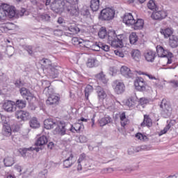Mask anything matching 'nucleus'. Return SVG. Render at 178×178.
<instances>
[{"mask_svg": "<svg viewBox=\"0 0 178 178\" xmlns=\"http://www.w3.org/2000/svg\"><path fill=\"white\" fill-rule=\"evenodd\" d=\"M98 35L99 38L104 40L108 35V42L113 48H123L124 42V38L126 36L124 34L117 35L116 31H106V27L102 26L98 32Z\"/></svg>", "mask_w": 178, "mask_h": 178, "instance_id": "obj_1", "label": "nucleus"}, {"mask_svg": "<svg viewBox=\"0 0 178 178\" xmlns=\"http://www.w3.org/2000/svg\"><path fill=\"white\" fill-rule=\"evenodd\" d=\"M44 126L47 130H51V129L56 127L54 130V134H59L60 136L66 134V123L63 121L58 122L53 118H49L44 121Z\"/></svg>", "mask_w": 178, "mask_h": 178, "instance_id": "obj_2", "label": "nucleus"}, {"mask_svg": "<svg viewBox=\"0 0 178 178\" xmlns=\"http://www.w3.org/2000/svg\"><path fill=\"white\" fill-rule=\"evenodd\" d=\"M16 15V10L14 6L8 4H3V7L0 8V20H5L6 17L13 19Z\"/></svg>", "mask_w": 178, "mask_h": 178, "instance_id": "obj_3", "label": "nucleus"}, {"mask_svg": "<svg viewBox=\"0 0 178 178\" xmlns=\"http://www.w3.org/2000/svg\"><path fill=\"white\" fill-rule=\"evenodd\" d=\"M115 10L111 8H106L100 11L98 19L102 22H110V20H113L115 18Z\"/></svg>", "mask_w": 178, "mask_h": 178, "instance_id": "obj_4", "label": "nucleus"}, {"mask_svg": "<svg viewBox=\"0 0 178 178\" xmlns=\"http://www.w3.org/2000/svg\"><path fill=\"white\" fill-rule=\"evenodd\" d=\"M160 108L161 109V115L162 118H164L165 119L170 118V115H172V106H170V104L166 99H163L160 104Z\"/></svg>", "mask_w": 178, "mask_h": 178, "instance_id": "obj_5", "label": "nucleus"}, {"mask_svg": "<svg viewBox=\"0 0 178 178\" xmlns=\"http://www.w3.org/2000/svg\"><path fill=\"white\" fill-rule=\"evenodd\" d=\"M65 0H54L51 4V9L56 13H62L66 10Z\"/></svg>", "mask_w": 178, "mask_h": 178, "instance_id": "obj_6", "label": "nucleus"}, {"mask_svg": "<svg viewBox=\"0 0 178 178\" xmlns=\"http://www.w3.org/2000/svg\"><path fill=\"white\" fill-rule=\"evenodd\" d=\"M16 119L19 122H29L31 119V114L29 111L24 110H17L15 113Z\"/></svg>", "mask_w": 178, "mask_h": 178, "instance_id": "obj_7", "label": "nucleus"}, {"mask_svg": "<svg viewBox=\"0 0 178 178\" xmlns=\"http://www.w3.org/2000/svg\"><path fill=\"white\" fill-rule=\"evenodd\" d=\"M134 86L138 91H147V90H149V86L141 76L136 77L134 81Z\"/></svg>", "mask_w": 178, "mask_h": 178, "instance_id": "obj_8", "label": "nucleus"}, {"mask_svg": "<svg viewBox=\"0 0 178 178\" xmlns=\"http://www.w3.org/2000/svg\"><path fill=\"white\" fill-rule=\"evenodd\" d=\"M152 19L153 20H163L168 17V12L163 10H159V8L157 10H154L151 15Z\"/></svg>", "mask_w": 178, "mask_h": 178, "instance_id": "obj_9", "label": "nucleus"}, {"mask_svg": "<svg viewBox=\"0 0 178 178\" xmlns=\"http://www.w3.org/2000/svg\"><path fill=\"white\" fill-rule=\"evenodd\" d=\"M19 92L22 97H23V98H25L26 101L31 102V101H33L34 98H35V97L34 96V94L31 92L30 90L24 87H22L19 89Z\"/></svg>", "mask_w": 178, "mask_h": 178, "instance_id": "obj_10", "label": "nucleus"}, {"mask_svg": "<svg viewBox=\"0 0 178 178\" xmlns=\"http://www.w3.org/2000/svg\"><path fill=\"white\" fill-rule=\"evenodd\" d=\"M114 90L117 94H123L126 90L124 83L119 80H115L113 81Z\"/></svg>", "mask_w": 178, "mask_h": 178, "instance_id": "obj_11", "label": "nucleus"}, {"mask_svg": "<svg viewBox=\"0 0 178 178\" xmlns=\"http://www.w3.org/2000/svg\"><path fill=\"white\" fill-rule=\"evenodd\" d=\"M65 12H67L70 16H72L74 17H77L79 15H80V12L79 10V7H76V5L74 6H65Z\"/></svg>", "mask_w": 178, "mask_h": 178, "instance_id": "obj_12", "label": "nucleus"}, {"mask_svg": "<svg viewBox=\"0 0 178 178\" xmlns=\"http://www.w3.org/2000/svg\"><path fill=\"white\" fill-rule=\"evenodd\" d=\"M15 106V102L12 100H6L3 104V109L6 112H15L16 111V107Z\"/></svg>", "mask_w": 178, "mask_h": 178, "instance_id": "obj_13", "label": "nucleus"}, {"mask_svg": "<svg viewBox=\"0 0 178 178\" xmlns=\"http://www.w3.org/2000/svg\"><path fill=\"white\" fill-rule=\"evenodd\" d=\"M60 101V97L55 95H51L48 97L46 101L47 105H49L52 106V108H55L57 105H59V102Z\"/></svg>", "mask_w": 178, "mask_h": 178, "instance_id": "obj_14", "label": "nucleus"}, {"mask_svg": "<svg viewBox=\"0 0 178 178\" xmlns=\"http://www.w3.org/2000/svg\"><path fill=\"white\" fill-rule=\"evenodd\" d=\"M120 73L122 76H124L126 79H133L134 77V74L131 72V70L127 66H122L121 67Z\"/></svg>", "mask_w": 178, "mask_h": 178, "instance_id": "obj_15", "label": "nucleus"}, {"mask_svg": "<svg viewBox=\"0 0 178 178\" xmlns=\"http://www.w3.org/2000/svg\"><path fill=\"white\" fill-rule=\"evenodd\" d=\"M134 17L131 13H125L123 17V23H124L127 26H133L134 24Z\"/></svg>", "mask_w": 178, "mask_h": 178, "instance_id": "obj_16", "label": "nucleus"}, {"mask_svg": "<svg viewBox=\"0 0 178 178\" xmlns=\"http://www.w3.org/2000/svg\"><path fill=\"white\" fill-rule=\"evenodd\" d=\"M42 147H30L28 148L24 147L19 149V152L21 154L22 156L24 158L26 156V154H27V151H36V152H40V150H42Z\"/></svg>", "mask_w": 178, "mask_h": 178, "instance_id": "obj_17", "label": "nucleus"}, {"mask_svg": "<svg viewBox=\"0 0 178 178\" xmlns=\"http://www.w3.org/2000/svg\"><path fill=\"white\" fill-rule=\"evenodd\" d=\"M96 92L97 94L98 99L100 101H104L107 97L106 92L104 90V88L99 86H96Z\"/></svg>", "mask_w": 178, "mask_h": 178, "instance_id": "obj_18", "label": "nucleus"}, {"mask_svg": "<svg viewBox=\"0 0 178 178\" xmlns=\"http://www.w3.org/2000/svg\"><path fill=\"white\" fill-rule=\"evenodd\" d=\"M95 78L97 81H99V83H102L103 84H106V83H108L106 75L104 74L103 71H101L99 73L95 74Z\"/></svg>", "mask_w": 178, "mask_h": 178, "instance_id": "obj_19", "label": "nucleus"}, {"mask_svg": "<svg viewBox=\"0 0 178 178\" xmlns=\"http://www.w3.org/2000/svg\"><path fill=\"white\" fill-rule=\"evenodd\" d=\"M73 158H74V156L71 153L70 156L63 161V168H72V165L74 164V162H73Z\"/></svg>", "mask_w": 178, "mask_h": 178, "instance_id": "obj_20", "label": "nucleus"}, {"mask_svg": "<svg viewBox=\"0 0 178 178\" xmlns=\"http://www.w3.org/2000/svg\"><path fill=\"white\" fill-rule=\"evenodd\" d=\"M160 33L164 35V38H170L173 34V29L172 28L161 29Z\"/></svg>", "mask_w": 178, "mask_h": 178, "instance_id": "obj_21", "label": "nucleus"}, {"mask_svg": "<svg viewBox=\"0 0 178 178\" xmlns=\"http://www.w3.org/2000/svg\"><path fill=\"white\" fill-rule=\"evenodd\" d=\"M38 22H51V16L46 13L39 14L35 17Z\"/></svg>", "mask_w": 178, "mask_h": 178, "instance_id": "obj_22", "label": "nucleus"}, {"mask_svg": "<svg viewBox=\"0 0 178 178\" xmlns=\"http://www.w3.org/2000/svg\"><path fill=\"white\" fill-rule=\"evenodd\" d=\"M169 45L171 48H177L178 47V36L172 35L169 38Z\"/></svg>", "mask_w": 178, "mask_h": 178, "instance_id": "obj_23", "label": "nucleus"}, {"mask_svg": "<svg viewBox=\"0 0 178 178\" xmlns=\"http://www.w3.org/2000/svg\"><path fill=\"white\" fill-rule=\"evenodd\" d=\"M86 66L89 68L96 67V66H98V60L96 58L90 57L87 60Z\"/></svg>", "mask_w": 178, "mask_h": 178, "instance_id": "obj_24", "label": "nucleus"}, {"mask_svg": "<svg viewBox=\"0 0 178 178\" xmlns=\"http://www.w3.org/2000/svg\"><path fill=\"white\" fill-rule=\"evenodd\" d=\"M144 56L147 62H154V60H155V52H154V51H147Z\"/></svg>", "mask_w": 178, "mask_h": 178, "instance_id": "obj_25", "label": "nucleus"}, {"mask_svg": "<svg viewBox=\"0 0 178 178\" xmlns=\"http://www.w3.org/2000/svg\"><path fill=\"white\" fill-rule=\"evenodd\" d=\"M132 26L134 30H142L144 27V20L143 19H138L136 21L135 20Z\"/></svg>", "mask_w": 178, "mask_h": 178, "instance_id": "obj_26", "label": "nucleus"}, {"mask_svg": "<svg viewBox=\"0 0 178 178\" xmlns=\"http://www.w3.org/2000/svg\"><path fill=\"white\" fill-rule=\"evenodd\" d=\"M26 105L27 102H26V100L17 99L15 102H14V106H15V108H18L19 110L24 109Z\"/></svg>", "mask_w": 178, "mask_h": 178, "instance_id": "obj_27", "label": "nucleus"}, {"mask_svg": "<svg viewBox=\"0 0 178 178\" xmlns=\"http://www.w3.org/2000/svg\"><path fill=\"white\" fill-rule=\"evenodd\" d=\"M99 0H90V9L92 12H98L99 10Z\"/></svg>", "mask_w": 178, "mask_h": 178, "instance_id": "obj_28", "label": "nucleus"}, {"mask_svg": "<svg viewBox=\"0 0 178 178\" xmlns=\"http://www.w3.org/2000/svg\"><path fill=\"white\" fill-rule=\"evenodd\" d=\"M48 143V138H47L45 136H42L39 137L35 143V145L36 147H42V145H45Z\"/></svg>", "mask_w": 178, "mask_h": 178, "instance_id": "obj_29", "label": "nucleus"}, {"mask_svg": "<svg viewBox=\"0 0 178 178\" xmlns=\"http://www.w3.org/2000/svg\"><path fill=\"white\" fill-rule=\"evenodd\" d=\"M176 124V120H171L169 123L164 127L163 130H161L160 131L159 136H162L163 134H166L168 133V131L170 129V127H172V126H175Z\"/></svg>", "mask_w": 178, "mask_h": 178, "instance_id": "obj_30", "label": "nucleus"}, {"mask_svg": "<svg viewBox=\"0 0 178 178\" xmlns=\"http://www.w3.org/2000/svg\"><path fill=\"white\" fill-rule=\"evenodd\" d=\"M142 127H151L152 126V120L149 118V115H145L143 122L140 124Z\"/></svg>", "mask_w": 178, "mask_h": 178, "instance_id": "obj_31", "label": "nucleus"}, {"mask_svg": "<svg viewBox=\"0 0 178 178\" xmlns=\"http://www.w3.org/2000/svg\"><path fill=\"white\" fill-rule=\"evenodd\" d=\"M29 126L31 129H38L40 127V122L35 117H33L29 120Z\"/></svg>", "mask_w": 178, "mask_h": 178, "instance_id": "obj_32", "label": "nucleus"}, {"mask_svg": "<svg viewBox=\"0 0 178 178\" xmlns=\"http://www.w3.org/2000/svg\"><path fill=\"white\" fill-rule=\"evenodd\" d=\"M137 99H138V98L137 97V96L134 95V96H131L127 101L126 104L127 105V106H129V108H131L133 106H134V105H136V102H137Z\"/></svg>", "mask_w": 178, "mask_h": 178, "instance_id": "obj_33", "label": "nucleus"}, {"mask_svg": "<svg viewBox=\"0 0 178 178\" xmlns=\"http://www.w3.org/2000/svg\"><path fill=\"white\" fill-rule=\"evenodd\" d=\"M94 91V88L91 85H87L84 90L85 99L88 101V97L91 95V92Z\"/></svg>", "mask_w": 178, "mask_h": 178, "instance_id": "obj_34", "label": "nucleus"}, {"mask_svg": "<svg viewBox=\"0 0 178 178\" xmlns=\"http://www.w3.org/2000/svg\"><path fill=\"white\" fill-rule=\"evenodd\" d=\"M3 162L6 167L13 166L15 165V159L12 156H8L3 159Z\"/></svg>", "mask_w": 178, "mask_h": 178, "instance_id": "obj_35", "label": "nucleus"}, {"mask_svg": "<svg viewBox=\"0 0 178 178\" xmlns=\"http://www.w3.org/2000/svg\"><path fill=\"white\" fill-rule=\"evenodd\" d=\"M131 57L134 60H136V62H138L140 60V58H141V51L138 49H134L131 51Z\"/></svg>", "mask_w": 178, "mask_h": 178, "instance_id": "obj_36", "label": "nucleus"}, {"mask_svg": "<svg viewBox=\"0 0 178 178\" xmlns=\"http://www.w3.org/2000/svg\"><path fill=\"white\" fill-rule=\"evenodd\" d=\"M67 29L70 31V34L71 35H74V34H79L80 33V28L76 25H71Z\"/></svg>", "mask_w": 178, "mask_h": 178, "instance_id": "obj_37", "label": "nucleus"}, {"mask_svg": "<svg viewBox=\"0 0 178 178\" xmlns=\"http://www.w3.org/2000/svg\"><path fill=\"white\" fill-rule=\"evenodd\" d=\"M95 48H97V49H102V51H104L105 52H108L109 51L110 47L102 42H98V43H96Z\"/></svg>", "mask_w": 178, "mask_h": 178, "instance_id": "obj_38", "label": "nucleus"}, {"mask_svg": "<svg viewBox=\"0 0 178 178\" xmlns=\"http://www.w3.org/2000/svg\"><path fill=\"white\" fill-rule=\"evenodd\" d=\"M111 120H112L111 117H104L99 120V124L101 127H103V126H106L108 123H111Z\"/></svg>", "mask_w": 178, "mask_h": 178, "instance_id": "obj_39", "label": "nucleus"}, {"mask_svg": "<svg viewBox=\"0 0 178 178\" xmlns=\"http://www.w3.org/2000/svg\"><path fill=\"white\" fill-rule=\"evenodd\" d=\"M40 63L43 67H45V69H48V67L52 65V62L48 58H42L40 60Z\"/></svg>", "mask_w": 178, "mask_h": 178, "instance_id": "obj_40", "label": "nucleus"}, {"mask_svg": "<svg viewBox=\"0 0 178 178\" xmlns=\"http://www.w3.org/2000/svg\"><path fill=\"white\" fill-rule=\"evenodd\" d=\"M147 8L148 9H150V10H153V12H155V10H158L159 9L154 0L149 1L147 3Z\"/></svg>", "mask_w": 178, "mask_h": 178, "instance_id": "obj_41", "label": "nucleus"}, {"mask_svg": "<svg viewBox=\"0 0 178 178\" xmlns=\"http://www.w3.org/2000/svg\"><path fill=\"white\" fill-rule=\"evenodd\" d=\"M129 41H130V44H132L133 45L136 44L137 41H138V36L137 35V33H132L129 35Z\"/></svg>", "mask_w": 178, "mask_h": 178, "instance_id": "obj_42", "label": "nucleus"}, {"mask_svg": "<svg viewBox=\"0 0 178 178\" xmlns=\"http://www.w3.org/2000/svg\"><path fill=\"white\" fill-rule=\"evenodd\" d=\"M81 127H83V125L80 123H77L75 124V127H73V125H72L70 128V131H72V133H74L75 131L77 133H80V131H81ZM73 129L74 131H73Z\"/></svg>", "mask_w": 178, "mask_h": 178, "instance_id": "obj_43", "label": "nucleus"}, {"mask_svg": "<svg viewBox=\"0 0 178 178\" xmlns=\"http://www.w3.org/2000/svg\"><path fill=\"white\" fill-rule=\"evenodd\" d=\"M49 74L50 76L52 77V79H56V77L59 76V72L56 69L52 67L50 68Z\"/></svg>", "mask_w": 178, "mask_h": 178, "instance_id": "obj_44", "label": "nucleus"}, {"mask_svg": "<svg viewBox=\"0 0 178 178\" xmlns=\"http://www.w3.org/2000/svg\"><path fill=\"white\" fill-rule=\"evenodd\" d=\"M3 129L4 130V136H11L12 134V129L10 128V126L9 125H3Z\"/></svg>", "mask_w": 178, "mask_h": 178, "instance_id": "obj_45", "label": "nucleus"}, {"mask_svg": "<svg viewBox=\"0 0 178 178\" xmlns=\"http://www.w3.org/2000/svg\"><path fill=\"white\" fill-rule=\"evenodd\" d=\"M156 52H157V55L159 58H161V56H165L163 55V52L165 49L163 48V47L161 46V45H157L156 47Z\"/></svg>", "mask_w": 178, "mask_h": 178, "instance_id": "obj_46", "label": "nucleus"}, {"mask_svg": "<svg viewBox=\"0 0 178 178\" xmlns=\"http://www.w3.org/2000/svg\"><path fill=\"white\" fill-rule=\"evenodd\" d=\"M90 40H84L81 39L79 47H81L82 48H90L91 45H90Z\"/></svg>", "mask_w": 178, "mask_h": 178, "instance_id": "obj_47", "label": "nucleus"}, {"mask_svg": "<svg viewBox=\"0 0 178 178\" xmlns=\"http://www.w3.org/2000/svg\"><path fill=\"white\" fill-rule=\"evenodd\" d=\"M138 102H139V105H141V106H143L144 105H147V104H149V99H148V98H146V97H141L139 99Z\"/></svg>", "mask_w": 178, "mask_h": 178, "instance_id": "obj_48", "label": "nucleus"}, {"mask_svg": "<svg viewBox=\"0 0 178 178\" xmlns=\"http://www.w3.org/2000/svg\"><path fill=\"white\" fill-rule=\"evenodd\" d=\"M163 55H164V56H161V58H173L174 56L173 53L165 49H164V52H163Z\"/></svg>", "mask_w": 178, "mask_h": 178, "instance_id": "obj_49", "label": "nucleus"}, {"mask_svg": "<svg viewBox=\"0 0 178 178\" xmlns=\"http://www.w3.org/2000/svg\"><path fill=\"white\" fill-rule=\"evenodd\" d=\"M14 84L17 88H20L21 87H24V83L22 81L21 79H17L15 82Z\"/></svg>", "mask_w": 178, "mask_h": 178, "instance_id": "obj_50", "label": "nucleus"}, {"mask_svg": "<svg viewBox=\"0 0 178 178\" xmlns=\"http://www.w3.org/2000/svg\"><path fill=\"white\" fill-rule=\"evenodd\" d=\"M32 2H33V3H35L38 9H40V10L44 9V6L45 5V1H42V3H41V2H37V1L34 0Z\"/></svg>", "mask_w": 178, "mask_h": 178, "instance_id": "obj_51", "label": "nucleus"}, {"mask_svg": "<svg viewBox=\"0 0 178 178\" xmlns=\"http://www.w3.org/2000/svg\"><path fill=\"white\" fill-rule=\"evenodd\" d=\"M66 6H74L79 3V0H65Z\"/></svg>", "mask_w": 178, "mask_h": 178, "instance_id": "obj_52", "label": "nucleus"}, {"mask_svg": "<svg viewBox=\"0 0 178 178\" xmlns=\"http://www.w3.org/2000/svg\"><path fill=\"white\" fill-rule=\"evenodd\" d=\"M24 49H25V51H28L29 55H30L31 56H33V46L26 45L24 46Z\"/></svg>", "mask_w": 178, "mask_h": 178, "instance_id": "obj_53", "label": "nucleus"}, {"mask_svg": "<svg viewBox=\"0 0 178 178\" xmlns=\"http://www.w3.org/2000/svg\"><path fill=\"white\" fill-rule=\"evenodd\" d=\"M54 34L56 37H62V35H63V31L60 29H56L54 31Z\"/></svg>", "mask_w": 178, "mask_h": 178, "instance_id": "obj_54", "label": "nucleus"}, {"mask_svg": "<svg viewBox=\"0 0 178 178\" xmlns=\"http://www.w3.org/2000/svg\"><path fill=\"white\" fill-rule=\"evenodd\" d=\"M81 40L82 39H79V38H73L72 40V43L74 45H80V44L81 42Z\"/></svg>", "mask_w": 178, "mask_h": 178, "instance_id": "obj_55", "label": "nucleus"}, {"mask_svg": "<svg viewBox=\"0 0 178 178\" xmlns=\"http://www.w3.org/2000/svg\"><path fill=\"white\" fill-rule=\"evenodd\" d=\"M135 137L138 138V140H147V137L145 135H143L141 133H138L135 135Z\"/></svg>", "mask_w": 178, "mask_h": 178, "instance_id": "obj_56", "label": "nucleus"}, {"mask_svg": "<svg viewBox=\"0 0 178 178\" xmlns=\"http://www.w3.org/2000/svg\"><path fill=\"white\" fill-rule=\"evenodd\" d=\"M109 73L111 76H116V73H118V70H116L113 67H111L109 68Z\"/></svg>", "mask_w": 178, "mask_h": 178, "instance_id": "obj_57", "label": "nucleus"}, {"mask_svg": "<svg viewBox=\"0 0 178 178\" xmlns=\"http://www.w3.org/2000/svg\"><path fill=\"white\" fill-rule=\"evenodd\" d=\"M43 92L48 95H51L52 94V88L51 87L44 88Z\"/></svg>", "mask_w": 178, "mask_h": 178, "instance_id": "obj_58", "label": "nucleus"}, {"mask_svg": "<svg viewBox=\"0 0 178 178\" xmlns=\"http://www.w3.org/2000/svg\"><path fill=\"white\" fill-rule=\"evenodd\" d=\"M39 176L42 178H47L48 176V171H47V170H44V171L40 172Z\"/></svg>", "mask_w": 178, "mask_h": 178, "instance_id": "obj_59", "label": "nucleus"}, {"mask_svg": "<svg viewBox=\"0 0 178 178\" xmlns=\"http://www.w3.org/2000/svg\"><path fill=\"white\" fill-rule=\"evenodd\" d=\"M79 143H81V144L87 143V137H86L85 136H80L79 137Z\"/></svg>", "mask_w": 178, "mask_h": 178, "instance_id": "obj_60", "label": "nucleus"}, {"mask_svg": "<svg viewBox=\"0 0 178 178\" xmlns=\"http://www.w3.org/2000/svg\"><path fill=\"white\" fill-rule=\"evenodd\" d=\"M81 15H83V16H86V17H88V16H90V10H88V9H83L81 11Z\"/></svg>", "mask_w": 178, "mask_h": 178, "instance_id": "obj_61", "label": "nucleus"}, {"mask_svg": "<svg viewBox=\"0 0 178 178\" xmlns=\"http://www.w3.org/2000/svg\"><path fill=\"white\" fill-rule=\"evenodd\" d=\"M42 86L43 88H47L48 87H51V82L49 81H44L42 83Z\"/></svg>", "mask_w": 178, "mask_h": 178, "instance_id": "obj_62", "label": "nucleus"}, {"mask_svg": "<svg viewBox=\"0 0 178 178\" xmlns=\"http://www.w3.org/2000/svg\"><path fill=\"white\" fill-rule=\"evenodd\" d=\"M84 159H86V154L82 153L80 156L79 158L78 159V163H81V162H83V161H84Z\"/></svg>", "mask_w": 178, "mask_h": 178, "instance_id": "obj_63", "label": "nucleus"}, {"mask_svg": "<svg viewBox=\"0 0 178 178\" xmlns=\"http://www.w3.org/2000/svg\"><path fill=\"white\" fill-rule=\"evenodd\" d=\"M129 123H130V121L128 120V118L120 122L122 127H124L125 126H127V124H129Z\"/></svg>", "mask_w": 178, "mask_h": 178, "instance_id": "obj_64", "label": "nucleus"}]
</instances>
